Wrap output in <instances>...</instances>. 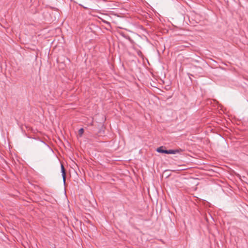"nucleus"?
Instances as JSON below:
<instances>
[{
  "instance_id": "obj_4",
  "label": "nucleus",
  "mask_w": 248,
  "mask_h": 248,
  "mask_svg": "<svg viewBox=\"0 0 248 248\" xmlns=\"http://www.w3.org/2000/svg\"><path fill=\"white\" fill-rule=\"evenodd\" d=\"M78 132L79 137H81L84 133V129L83 128L79 129Z\"/></svg>"
},
{
  "instance_id": "obj_3",
  "label": "nucleus",
  "mask_w": 248,
  "mask_h": 248,
  "mask_svg": "<svg viewBox=\"0 0 248 248\" xmlns=\"http://www.w3.org/2000/svg\"><path fill=\"white\" fill-rule=\"evenodd\" d=\"M165 147L161 146L156 149V151L160 153H163L167 154L168 150L165 149Z\"/></svg>"
},
{
  "instance_id": "obj_2",
  "label": "nucleus",
  "mask_w": 248,
  "mask_h": 248,
  "mask_svg": "<svg viewBox=\"0 0 248 248\" xmlns=\"http://www.w3.org/2000/svg\"><path fill=\"white\" fill-rule=\"evenodd\" d=\"M61 171L62 173V179L64 183H65L66 181V170L65 168L62 164H61Z\"/></svg>"
},
{
  "instance_id": "obj_1",
  "label": "nucleus",
  "mask_w": 248,
  "mask_h": 248,
  "mask_svg": "<svg viewBox=\"0 0 248 248\" xmlns=\"http://www.w3.org/2000/svg\"><path fill=\"white\" fill-rule=\"evenodd\" d=\"M183 151L182 149H176V150H168L167 154H175L176 153H179Z\"/></svg>"
},
{
  "instance_id": "obj_5",
  "label": "nucleus",
  "mask_w": 248,
  "mask_h": 248,
  "mask_svg": "<svg viewBox=\"0 0 248 248\" xmlns=\"http://www.w3.org/2000/svg\"><path fill=\"white\" fill-rule=\"evenodd\" d=\"M137 54L141 58H142L143 57V55L142 54V52L139 50L137 51Z\"/></svg>"
}]
</instances>
